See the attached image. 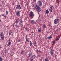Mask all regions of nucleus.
Returning a JSON list of instances; mask_svg holds the SVG:
<instances>
[{"label":"nucleus","mask_w":61,"mask_h":61,"mask_svg":"<svg viewBox=\"0 0 61 61\" xmlns=\"http://www.w3.org/2000/svg\"><path fill=\"white\" fill-rule=\"evenodd\" d=\"M37 43L36 41H35L34 42H33V45L34 46H36V45Z\"/></svg>","instance_id":"nucleus-13"},{"label":"nucleus","mask_w":61,"mask_h":61,"mask_svg":"<svg viewBox=\"0 0 61 61\" xmlns=\"http://www.w3.org/2000/svg\"><path fill=\"white\" fill-rule=\"evenodd\" d=\"M15 23L16 24H18V21L17 20L16 21Z\"/></svg>","instance_id":"nucleus-28"},{"label":"nucleus","mask_w":61,"mask_h":61,"mask_svg":"<svg viewBox=\"0 0 61 61\" xmlns=\"http://www.w3.org/2000/svg\"><path fill=\"white\" fill-rule=\"evenodd\" d=\"M36 0H34V1H36Z\"/></svg>","instance_id":"nucleus-46"},{"label":"nucleus","mask_w":61,"mask_h":61,"mask_svg":"<svg viewBox=\"0 0 61 61\" xmlns=\"http://www.w3.org/2000/svg\"><path fill=\"white\" fill-rule=\"evenodd\" d=\"M23 53V51H22L21 52V54H22Z\"/></svg>","instance_id":"nucleus-45"},{"label":"nucleus","mask_w":61,"mask_h":61,"mask_svg":"<svg viewBox=\"0 0 61 61\" xmlns=\"http://www.w3.org/2000/svg\"><path fill=\"white\" fill-rule=\"evenodd\" d=\"M11 42H9L7 44V46H10V45H11Z\"/></svg>","instance_id":"nucleus-14"},{"label":"nucleus","mask_w":61,"mask_h":61,"mask_svg":"<svg viewBox=\"0 0 61 61\" xmlns=\"http://www.w3.org/2000/svg\"><path fill=\"white\" fill-rule=\"evenodd\" d=\"M60 36H59L58 37V38L56 40V41H58V40L60 38Z\"/></svg>","instance_id":"nucleus-18"},{"label":"nucleus","mask_w":61,"mask_h":61,"mask_svg":"<svg viewBox=\"0 0 61 61\" xmlns=\"http://www.w3.org/2000/svg\"><path fill=\"white\" fill-rule=\"evenodd\" d=\"M6 14L7 15H8V11H7L6 10Z\"/></svg>","instance_id":"nucleus-27"},{"label":"nucleus","mask_w":61,"mask_h":61,"mask_svg":"<svg viewBox=\"0 0 61 61\" xmlns=\"http://www.w3.org/2000/svg\"><path fill=\"white\" fill-rule=\"evenodd\" d=\"M4 34L2 32L0 34V36L1 37V39L4 40V38L5 37H4V36H3Z\"/></svg>","instance_id":"nucleus-6"},{"label":"nucleus","mask_w":61,"mask_h":61,"mask_svg":"<svg viewBox=\"0 0 61 61\" xmlns=\"http://www.w3.org/2000/svg\"><path fill=\"white\" fill-rule=\"evenodd\" d=\"M32 44H33V43H32V42H31V41H30V46H32Z\"/></svg>","instance_id":"nucleus-15"},{"label":"nucleus","mask_w":61,"mask_h":61,"mask_svg":"<svg viewBox=\"0 0 61 61\" xmlns=\"http://www.w3.org/2000/svg\"><path fill=\"white\" fill-rule=\"evenodd\" d=\"M32 53H30V52H29V54H28V57H31V56H32Z\"/></svg>","instance_id":"nucleus-12"},{"label":"nucleus","mask_w":61,"mask_h":61,"mask_svg":"<svg viewBox=\"0 0 61 61\" xmlns=\"http://www.w3.org/2000/svg\"><path fill=\"white\" fill-rule=\"evenodd\" d=\"M39 22H40L41 21V19H39Z\"/></svg>","instance_id":"nucleus-32"},{"label":"nucleus","mask_w":61,"mask_h":61,"mask_svg":"<svg viewBox=\"0 0 61 61\" xmlns=\"http://www.w3.org/2000/svg\"><path fill=\"white\" fill-rule=\"evenodd\" d=\"M27 29H28L26 27L25 28V30L26 31H27Z\"/></svg>","instance_id":"nucleus-29"},{"label":"nucleus","mask_w":61,"mask_h":61,"mask_svg":"<svg viewBox=\"0 0 61 61\" xmlns=\"http://www.w3.org/2000/svg\"><path fill=\"white\" fill-rule=\"evenodd\" d=\"M36 57V56L35 55H33L31 57V59L30 60V61H33L34 59H35Z\"/></svg>","instance_id":"nucleus-7"},{"label":"nucleus","mask_w":61,"mask_h":61,"mask_svg":"<svg viewBox=\"0 0 61 61\" xmlns=\"http://www.w3.org/2000/svg\"><path fill=\"white\" fill-rule=\"evenodd\" d=\"M38 56L39 57H40V56L39 55H38Z\"/></svg>","instance_id":"nucleus-33"},{"label":"nucleus","mask_w":61,"mask_h":61,"mask_svg":"<svg viewBox=\"0 0 61 61\" xmlns=\"http://www.w3.org/2000/svg\"><path fill=\"white\" fill-rule=\"evenodd\" d=\"M11 32H11V31L10 30L9 31V36H11Z\"/></svg>","instance_id":"nucleus-17"},{"label":"nucleus","mask_w":61,"mask_h":61,"mask_svg":"<svg viewBox=\"0 0 61 61\" xmlns=\"http://www.w3.org/2000/svg\"><path fill=\"white\" fill-rule=\"evenodd\" d=\"M53 44H54L55 43V41H54L52 42Z\"/></svg>","instance_id":"nucleus-38"},{"label":"nucleus","mask_w":61,"mask_h":61,"mask_svg":"<svg viewBox=\"0 0 61 61\" xmlns=\"http://www.w3.org/2000/svg\"><path fill=\"white\" fill-rule=\"evenodd\" d=\"M60 0H56V1H59Z\"/></svg>","instance_id":"nucleus-44"},{"label":"nucleus","mask_w":61,"mask_h":61,"mask_svg":"<svg viewBox=\"0 0 61 61\" xmlns=\"http://www.w3.org/2000/svg\"><path fill=\"white\" fill-rule=\"evenodd\" d=\"M59 22V19L58 18L54 20V23L55 24H57Z\"/></svg>","instance_id":"nucleus-4"},{"label":"nucleus","mask_w":61,"mask_h":61,"mask_svg":"<svg viewBox=\"0 0 61 61\" xmlns=\"http://www.w3.org/2000/svg\"><path fill=\"white\" fill-rule=\"evenodd\" d=\"M9 48L7 49V50H6V51H8V50H9Z\"/></svg>","instance_id":"nucleus-39"},{"label":"nucleus","mask_w":61,"mask_h":61,"mask_svg":"<svg viewBox=\"0 0 61 61\" xmlns=\"http://www.w3.org/2000/svg\"><path fill=\"white\" fill-rule=\"evenodd\" d=\"M37 52H41V51L39 50H37Z\"/></svg>","instance_id":"nucleus-26"},{"label":"nucleus","mask_w":61,"mask_h":61,"mask_svg":"<svg viewBox=\"0 0 61 61\" xmlns=\"http://www.w3.org/2000/svg\"><path fill=\"white\" fill-rule=\"evenodd\" d=\"M38 31L39 32H41V29H40V28L38 29Z\"/></svg>","instance_id":"nucleus-22"},{"label":"nucleus","mask_w":61,"mask_h":61,"mask_svg":"<svg viewBox=\"0 0 61 61\" xmlns=\"http://www.w3.org/2000/svg\"><path fill=\"white\" fill-rule=\"evenodd\" d=\"M12 56V55H11V56Z\"/></svg>","instance_id":"nucleus-47"},{"label":"nucleus","mask_w":61,"mask_h":61,"mask_svg":"<svg viewBox=\"0 0 61 61\" xmlns=\"http://www.w3.org/2000/svg\"><path fill=\"white\" fill-rule=\"evenodd\" d=\"M45 61H49V60H48V58H46L45 59Z\"/></svg>","instance_id":"nucleus-21"},{"label":"nucleus","mask_w":61,"mask_h":61,"mask_svg":"<svg viewBox=\"0 0 61 61\" xmlns=\"http://www.w3.org/2000/svg\"><path fill=\"white\" fill-rule=\"evenodd\" d=\"M30 16L31 17V18H33L34 16V13L32 11L30 12L29 14Z\"/></svg>","instance_id":"nucleus-3"},{"label":"nucleus","mask_w":61,"mask_h":61,"mask_svg":"<svg viewBox=\"0 0 61 61\" xmlns=\"http://www.w3.org/2000/svg\"><path fill=\"white\" fill-rule=\"evenodd\" d=\"M4 17H5V18H6V16H4Z\"/></svg>","instance_id":"nucleus-42"},{"label":"nucleus","mask_w":61,"mask_h":61,"mask_svg":"<svg viewBox=\"0 0 61 61\" xmlns=\"http://www.w3.org/2000/svg\"><path fill=\"white\" fill-rule=\"evenodd\" d=\"M15 26L17 28H19V26H18V25L17 24H16L15 25Z\"/></svg>","instance_id":"nucleus-23"},{"label":"nucleus","mask_w":61,"mask_h":61,"mask_svg":"<svg viewBox=\"0 0 61 61\" xmlns=\"http://www.w3.org/2000/svg\"><path fill=\"white\" fill-rule=\"evenodd\" d=\"M20 41H21L20 40H18V42H20Z\"/></svg>","instance_id":"nucleus-31"},{"label":"nucleus","mask_w":61,"mask_h":61,"mask_svg":"<svg viewBox=\"0 0 61 61\" xmlns=\"http://www.w3.org/2000/svg\"><path fill=\"white\" fill-rule=\"evenodd\" d=\"M35 9L36 10H37L38 12H39L41 11V9L40 8L39 6L37 5H36L35 6Z\"/></svg>","instance_id":"nucleus-1"},{"label":"nucleus","mask_w":61,"mask_h":61,"mask_svg":"<svg viewBox=\"0 0 61 61\" xmlns=\"http://www.w3.org/2000/svg\"><path fill=\"white\" fill-rule=\"evenodd\" d=\"M47 38L48 39H50V37H48Z\"/></svg>","instance_id":"nucleus-35"},{"label":"nucleus","mask_w":61,"mask_h":61,"mask_svg":"<svg viewBox=\"0 0 61 61\" xmlns=\"http://www.w3.org/2000/svg\"><path fill=\"white\" fill-rule=\"evenodd\" d=\"M1 22V20L0 19V22Z\"/></svg>","instance_id":"nucleus-43"},{"label":"nucleus","mask_w":61,"mask_h":61,"mask_svg":"<svg viewBox=\"0 0 61 61\" xmlns=\"http://www.w3.org/2000/svg\"><path fill=\"white\" fill-rule=\"evenodd\" d=\"M53 54H54V52L53 51V50L51 49L50 50V54L51 56H53Z\"/></svg>","instance_id":"nucleus-11"},{"label":"nucleus","mask_w":61,"mask_h":61,"mask_svg":"<svg viewBox=\"0 0 61 61\" xmlns=\"http://www.w3.org/2000/svg\"><path fill=\"white\" fill-rule=\"evenodd\" d=\"M2 16H4V14H2Z\"/></svg>","instance_id":"nucleus-40"},{"label":"nucleus","mask_w":61,"mask_h":61,"mask_svg":"<svg viewBox=\"0 0 61 61\" xmlns=\"http://www.w3.org/2000/svg\"><path fill=\"white\" fill-rule=\"evenodd\" d=\"M30 22H31L32 24H34L35 22H34V21L33 20H30Z\"/></svg>","instance_id":"nucleus-16"},{"label":"nucleus","mask_w":61,"mask_h":61,"mask_svg":"<svg viewBox=\"0 0 61 61\" xmlns=\"http://www.w3.org/2000/svg\"><path fill=\"white\" fill-rule=\"evenodd\" d=\"M57 56V55H55V56L56 57V56Z\"/></svg>","instance_id":"nucleus-41"},{"label":"nucleus","mask_w":61,"mask_h":61,"mask_svg":"<svg viewBox=\"0 0 61 61\" xmlns=\"http://www.w3.org/2000/svg\"><path fill=\"white\" fill-rule=\"evenodd\" d=\"M16 15H17V16H19V15L20 14V12L19 11H16Z\"/></svg>","instance_id":"nucleus-10"},{"label":"nucleus","mask_w":61,"mask_h":61,"mask_svg":"<svg viewBox=\"0 0 61 61\" xmlns=\"http://www.w3.org/2000/svg\"><path fill=\"white\" fill-rule=\"evenodd\" d=\"M57 30H58V31H60V29H57Z\"/></svg>","instance_id":"nucleus-34"},{"label":"nucleus","mask_w":61,"mask_h":61,"mask_svg":"<svg viewBox=\"0 0 61 61\" xmlns=\"http://www.w3.org/2000/svg\"><path fill=\"white\" fill-rule=\"evenodd\" d=\"M16 7L17 9H18L19 10L21 9V6L19 5H16Z\"/></svg>","instance_id":"nucleus-8"},{"label":"nucleus","mask_w":61,"mask_h":61,"mask_svg":"<svg viewBox=\"0 0 61 61\" xmlns=\"http://www.w3.org/2000/svg\"><path fill=\"white\" fill-rule=\"evenodd\" d=\"M50 38L51 39L52 38V36H49Z\"/></svg>","instance_id":"nucleus-30"},{"label":"nucleus","mask_w":61,"mask_h":61,"mask_svg":"<svg viewBox=\"0 0 61 61\" xmlns=\"http://www.w3.org/2000/svg\"><path fill=\"white\" fill-rule=\"evenodd\" d=\"M46 14H48L49 13V11H48V10H47L46 11Z\"/></svg>","instance_id":"nucleus-24"},{"label":"nucleus","mask_w":61,"mask_h":61,"mask_svg":"<svg viewBox=\"0 0 61 61\" xmlns=\"http://www.w3.org/2000/svg\"><path fill=\"white\" fill-rule=\"evenodd\" d=\"M1 48H2V47H1V46L0 45V49H1Z\"/></svg>","instance_id":"nucleus-36"},{"label":"nucleus","mask_w":61,"mask_h":61,"mask_svg":"<svg viewBox=\"0 0 61 61\" xmlns=\"http://www.w3.org/2000/svg\"><path fill=\"white\" fill-rule=\"evenodd\" d=\"M54 8V7L53 6H51L49 10L50 13H51L52 12L53 9Z\"/></svg>","instance_id":"nucleus-9"},{"label":"nucleus","mask_w":61,"mask_h":61,"mask_svg":"<svg viewBox=\"0 0 61 61\" xmlns=\"http://www.w3.org/2000/svg\"><path fill=\"white\" fill-rule=\"evenodd\" d=\"M20 26L21 27H23V21L22 20V19H20Z\"/></svg>","instance_id":"nucleus-5"},{"label":"nucleus","mask_w":61,"mask_h":61,"mask_svg":"<svg viewBox=\"0 0 61 61\" xmlns=\"http://www.w3.org/2000/svg\"><path fill=\"white\" fill-rule=\"evenodd\" d=\"M27 35H26V36L25 39L26 38H27Z\"/></svg>","instance_id":"nucleus-37"},{"label":"nucleus","mask_w":61,"mask_h":61,"mask_svg":"<svg viewBox=\"0 0 61 61\" xmlns=\"http://www.w3.org/2000/svg\"><path fill=\"white\" fill-rule=\"evenodd\" d=\"M37 4L39 6L41 7L42 6V2L40 0L38 1Z\"/></svg>","instance_id":"nucleus-2"},{"label":"nucleus","mask_w":61,"mask_h":61,"mask_svg":"<svg viewBox=\"0 0 61 61\" xmlns=\"http://www.w3.org/2000/svg\"><path fill=\"white\" fill-rule=\"evenodd\" d=\"M25 39L26 40V41L27 42H29V40H28V39L27 38Z\"/></svg>","instance_id":"nucleus-25"},{"label":"nucleus","mask_w":61,"mask_h":61,"mask_svg":"<svg viewBox=\"0 0 61 61\" xmlns=\"http://www.w3.org/2000/svg\"><path fill=\"white\" fill-rule=\"evenodd\" d=\"M42 27L43 28H46V25H43L42 26Z\"/></svg>","instance_id":"nucleus-19"},{"label":"nucleus","mask_w":61,"mask_h":61,"mask_svg":"<svg viewBox=\"0 0 61 61\" xmlns=\"http://www.w3.org/2000/svg\"><path fill=\"white\" fill-rule=\"evenodd\" d=\"M0 61H3V58L1 57H0Z\"/></svg>","instance_id":"nucleus-20"}]
</instances>
